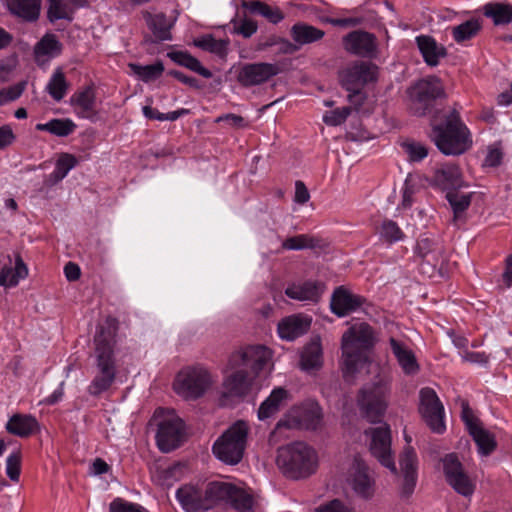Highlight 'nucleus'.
Listing matches in <instances>:
<instances>
[{
	"label": "nucleus",
	"mask_w": 512,
	"mask_h": 512,
	"mask_svg": "<svg viewBox=\"0 0 512 512\" xmlns=\"http://www.w3.org/2000/svg\"><path fill=\"white\" fill-rule=\"evenodd\" d=\"M272 352L264 345H250L234 352L228 362L231 372L223 380L221 402L228 398L238 400L247 396L258 374L269 366Z\"/></svg>",
	"instance_id": "nucleus-1"
},
{
	"label": "nucleus",
	"mask_w": 512,
	"mask_h": 512,
	"mask_svg": "<svg viewBox=\"0 0 512 512\" xmlns=\"http://www.w3.org/2000/svg\"><path fill=\"white\" fill-rule=\"evenodd\" d=\"M176 498L186 512H205L222 504L230 505L237 512H251L254 502L244 489L227 482H212L205 491L184 485L176 491Z\"/></svg>",
	"instance_id": "nucleus-2"
},
{
	"label": "nucleus",
	"mask_w": 512,
	"mask_h": 512,
	"mask_svg": "<svg viewBox=\"0 0 512 512\" xmlns=\"http://www.w3.org/2000/svg\"><path fill=\"white\" fill-rule=\"evenodd\" d=\"M97 373L87 387V392L97 397L110 389L116 379L117 365L114 353L115 340L109 331L101 330L94 339Z\"/></svg>",
	"instance_id": "nucleus-3"
},
{
	"label": "nucleus",
	"mask_w": 512,
	"mask_h": 512,
	"mask_svg": "<svg viewBox=\"0 0 512 512\" xmlns=\"http://www.w3.org/2000/svg\"><path fill=\"white\" fill-rule=\"evenodd\" d=\"M317 463L316 451L302 441L287 444L277 451L276 464L291 479H302L315 473Z\"/></svg>",
	"instance_id": "nucleus-4"
},
{
	"label": "nucleus",
	"mask_w": 512,
	"mask_h": 512,
	"mask_svg": "<svg viewBox=\"0 0 512 512\" xmlns=\"http://www.w3.org/2000/svg\"><path fill=\"white\" fill-rule=\"evenodd\" d=\"M433 131L436 146L446 155L462 154L471 146L469 130L455 109L446 116L445 122L436 125Z\"/></svg>",
	"instance_id": "nucleus-5"
},
{
	"label": "nucleus",
	"mask_w": 512,
	"mask_h": 512,
	"mask_svg": "<svg viewBox=\"0 0 512 512\" xmlns=\"http://www.w3.org/2000/svg\"><path fill=\"white\" fill-rule=\"evenodd\" d=\"M248 434V423L244 420L236 421L214 442L213 454L225 464H238L244 456Z\"/></svg>",
	"instance_id": "nucleus-6"
},
{
	"label": "nucleus",
	"mask_w": 512,
	"mask_h": 512,
	"mask_svg": "<svg viewBox=\"0 0 512 512\" xmlns=\"http://www.w3.org/2000/svg\"><path fill=\"white\" fill-rule=\"evenodd\" d=\"M408 95L411 113L425 116L432 112L437 99L445 97V90L439 78L430 76L411 86Z\"/></svg>",
	"instance_id": "nucleus-7"
},
{
	"label": "nucleus",
	"mask_w": 512,
	"mask_h": 512,
	"mask_svg": "<svg viewBox=\"0 0 512 512\" xmlns=\"http://www.w3.org/2000/svg\"><path fill=\"white\" fill-rule=\"evenodd\" d=\"M323 421V411L314 400H306L291 407L277 422L273 433L282 428L317 430Z\"/></svg>",
	"instance_id": "nucleus-8"
},
{
	"label": "nucleus",
	"mask_w": 512,
	"mask_h": 512,
	"mask_svg": "<svg viewBox=\"0 0 512 512\" xmlns=\"http://www.w3.org/2000/svg\"><path fill=\"white\" fill-rule=\"evenodd\" d=\"M212 383L213 378L206 368L193 366L184 368L177 374L173 387L181 397L197 399L207 391Z\"/></svg>",
	"instance_id": "nucleus-9"
},
{
	"label": "nucleus",
	"mask_w": 512,
	"mask_h": 512,
	"mask_svg": "<svg viewBox=\"0 0 512 512\" xmlns=\"http://www.w3.org/2000/svg\"><path fill=\"white\" fill-rule=\"evenodd\" d=\"M415 252L422 259L420 267L423 273L433 276L436 271L444 269L447 256L442 241L422 236L417 241Z\"/></svg>",
	"instance_id": "nucleus-10"
},
{
	"label": "nucleus",
	"mask_w": 512,
	"mask_h": 512,
	"mask_svg": "<svg viewBox=\"0 0 512 512\" xmlns=\"http://www.w3.org/2000/svg\"><path fill=\"white\" fill-rule=\"evenodd\" d=\"M387 386L377 382L370 386H365L358 396V406L362 415L370 422H379L386 410Z\"/></svg>",
	"instance_id": "nucleus-11"
},
{
	"label": "nucleus",
	"mask_w": 512,
	"mask_h": 512,
	"mask_svg": "<svg viewBox=\"0 0 512 512\" xmlns=\"http://www.w3.org/2000/svg\"><path fill=\"white\" fill-rule=\"evenodd\" d=\"M443 472L446 482L460 495L471 496L475 491V481L466 473L456 454H447L443 459Z\"/></svg>",
	"instance_id": "nucleus-12"
},
{
	"label": "nucleus",
	"mask_w": 512,
	"mask_h": 512,
	"mask_svg": "<svg viewBox=\"0 0 512 512\" xmlns=\"http://www.w3.org/2000/svg\"><path fill=\"white\" fill-rule=\"evenodd\" d=\"M419 412L430 427L438 434L445 431L444 407L434 389L424 387L419 391Z\"/></svg>",
	"instance_id": "nucleus-13"
},
{
	"label": "nucleus",
	"mask_w": 512,
	"mask_h": 512,
	"mask_svg": "<svg viewBox=\"0 0 512 512\" xmlns=\"http://www.w3.org/2000/svg\"><path fill=\"white\" fill-rule=\"evenodd\" d=\"M371 438L369 449L371 454L380 462L381 465L388 468L393 474L397 473L394 456L391 450V431L387 424L379 427L370 428L365 431Z\"/></svg>",
	"instance_id": "nucleus-14"
},
{
	"label": "nucleus",
	"mask_w": 512,
	"mask_h": 512,
	"mask_svg": "<svg viewBox=\"0 0 512 512\" xmlns=\"http://www.w3.org/2000/svg\"><path fill=\"white\" fill-rule=\"evenodd\" d=\"M347 482L358 497L364 500L373 498L376 490L375 477L361 458H354Z\"/></svg>",
	"instance_id": "nucleus-15"
},
{
	"label": "nucleus",
	"mask_w": 512,
	"mask_h": 512,
	"mask_svg": "<svg viewBox=\"0 0 512 512\" xmlns=\"http://www.w3.org/2000/svg\"><path fill=\"white\" fill-rule=\"evenodd\" d=\"M377 79V66L369 62H355L340 73V81L346 90L361 89Z\"/></svg>",
	"instance_id": "nucleus-16"
},
{
	"label": "nucleus",
	"mask_w": 512,
	"mask_h": 512,
	"mask_svg": "<svg viewBox=\"0 0 512 512\" xmlns=\"http://www.w3.org/2000/svg\"><path fill=\"white\" fill-rule=\"evenodd\" d=\"M274 63L258 62L242 65L237 74L238 82L244 87L261 85L279 73Z\"/></svg>",
	"instance_id": "nucleus-17"
},
{
	"label": "nucleus",
	"mask_w": 512,
	"mask_h": 512,
	"mask_svg": "<svg viewBox=\"0 0 512 512\" xmlns=\"http://www.w3.org/2000/svg\"><path fill=\"white\" fill-rule=\"evenodd\" d=\"M401 471V483L399 495L402 499H408L414 493L417 483V455L411 446L404 448L399 458Z\"/></svg>",
	"instance_id": "nucleus-18"
},
{
	"label": "nucleus",
	"mask_w": 512,
	"mask_h": 512,
	"mask_svg": "<svg viewBox=\"0 0 512 512\" xmlns=\"http://www.w3.org/2000/svg\"><path fill=\"white\" fill-rule=\"evenodd\" d=\"M184 425L180 418L171 416L163 419L158 424L156 441L162 452H170L176 449L183 436Z\"/></svg>",
	"instance_id": "nucleus-19"
},
{
	"label": "nucleus",
	"mask_w": 512,
	"mask_h": 512,
	"mask_svg": "<svg viewBox=\"0 0 512 512\" xmlns=\"http://www.w3.org/2000/svg\"><path fill=\"white\" fill-rule=\"evenodd\" d=\"M345 50L351 54L372 58L375 56L377 44L373 34L364 31H352L343 38Z\"/></svg>",
	"instance_id": "nucleus-20"
},
{
	"label": "nucleus",
	"mask_w": 512,
	"mask_h": 512,
	"mask_svg": "<svg viewBox=\"0 0 512 512\" xmlns=\"http://www.w3.org/2000/svg\"><path fill=\"white\" fill-rule=\"evenodd\" d=\"M364 301L362 296L353 294L345 287L339 286L331 296L330 308L338 317H344L360 308Z\"/></svg>",
	"instance_id": "nucleus-21"
},
{
	"label": "nucleus",
	"mask_w": 512,
	"mask_h": 512,
	"mask_svg": "<svg viewBox=\"0 0 512 512\" xmlns=\"http://www.w3.org/2000/svg\"><path fill=\"white\" fill-rule=\"evenodd\" d=\"M311 323L312 319L307 315L294 314L287 316L278 323V335L283 340L293 341L307 333Z\"/></svg>",
	"instance_id": "nucleus-22"
},
{
	"label": "nucleus",
	"mask_w": 512,
	"mask_h": 512,
	"mask_svg": "<svg viewBox=\"0 0 512 512\" xmlns=\"http://www.w3.org/2000/svg\"><path fill=\"white\" fill-rule=\"evenodd\" d=\"M325 289V285L319 281H305L293 283L285 289L289 298L297 301L318 302Z\"/></svg>",
	"instance_id": "nucleus-23"
},
{
	"label": "nucleus",
	"mask_w": 512,
	"mask_h": 512,
	"mask_svg": "<svg viewBox=\"0 0 512 512\" xmlns=\"http://www.w3.org/2000/svg\"><path fill=\"white\" fill-rule=\"evenodd\" d=\"M389 344L391 351L403 372L406 375L417 374L420 367L413 351L409 349L403 341L398 340L395 337L389 338Z\"/></svg>",
	"instance_id": "nucleus-24"
},
{
	"label": "nucleus",
	"mask_w": 512,
	"mask_h": 512,
	"mask_svg": "<svg viewBox=\"0 0 512 512\" xmlns=\"http://www.w3.org/2000/svg\"><path fill=\"white\" fill-rule=\"evenodd\" d=\"M431 183L442 190L449 191L461 187L462 176L459 167L448 163L441 165L435 170Z\"/></svg>",
	"instance_id": "nucleus-25"
},
{
	"label": "nucleus",
	"mask_w": 512,
	"mask_h": 512,
	"mask_svg": "<svg viewBox=\"0 0 512 512\" xmlns=\"http://www.w3.org/2000/svg\"><path fill=\"white\" fill-rule=\"evenodd\" d=\"M8 263H5L0 271V286L14 287L20 279L28 275V268L19 254L15 256V263L12 266V258L7 256Z\"/></svg>",
	"instance_id": "nucleus-26"
},
{
	"label": "nucleus",
	"mask_w": 512,
	"mask_h": 512,
	"mask_svg": "<svg viewBox=\"0 0 512 512\" xmlns=\"http://www.w3.org/2000/svg\"><path fill=\"white\" fill-rule=\"evenodd\" d=\"M416 43L425 63L431 67L437 66L440 59L444 58L447 54L446 48L439 45L431 36H417Z\"/></svg>",
	"instance_id": "nucleus-27"
},
{
	"label": "nucleus",
	"mask_w": 512,
	"mask_h": 512,
	"mask_svg": "<svg viewBox=\"0 0 512 512\" xmlns=\"http://www.w3.org/2000/svg\"><path fill=\"white\" fill-rule=\"evenodd\" d=\"M144 19L157 42L172 39L171 29L174 26V20H170L164 13L151 14L149 12L144 14Z\"/></svg>",
	"instance_id": "nucleus-28"
},
{
	"label": "nucleus",
	"mask_w": 512,
	"mask_h": 512,
	"mask_svg": "<svg viewBox=\"0 0 512 512\" xmlns=\"http://www.w3.org/2000/svg\"><path fill=\"white\" fill-rule=\"evenodd\" d=\"M342 341L365 350L373 345V329L366 323L350 327L342 336Z\"/></svg>",
	"instance_id": "nucleus-29"
},
{
	"label": "nucleus",
	"mask_w": 512,
	"mask_h": 512,
	"mask_svg": "<svg viewBox=\"0 0 512 512\" xmlns=\"http://www.w3.org/2000/svg\"><path fill=\"white\" fill-rule=\"evenodd\" d=\"M288 398V392L282 387L272 390L270 395L261 403L257 416L261 421H265L275 416Z\"/></svg>",
	"instance_id": "nucleus-30"
},
{
	"label": "nucleus",
	"mask_w": 512,
	"mask_h": 512,
	"mask_svg": "<svg viewBox=\"0 0 512 512\" xmlns=\"http://www.w3.org/2000/svg\"><path fill=\"white\" fill-rule=\"evenodd\" d=\"M9 11L26 20L35 21L40 15L41 0H6Z\"/></svg>",
	"instance_id": "nucleus-31"
},
{
	"label": "nucleus",
	"mask_w": 512,
	"mask_h": 512,
	"mask_svg": "<svg viewBox=\"0 0 512 512\" xmlns=\"http://www.w3.org/2000/svg\"><path fill=\"white\" fill-rule=\"evenodd\" d=\"M6 429L10 434L19 437H28L38 429V422L31 415L16 414L13 415L6 424Z\"/></svg>",
	"instance_id": "nucleus-32"
},
{
	"label": "nucleus",
	"mask_w": 512,
	"mask_h": 512,
	"mask_svg": "<svg viewBox=\"0 0 512 512\" xmlns=\"http://www.w3.org/2000/svg\"><path fill=\"white\" fill-rule=\"evenodd\" d=\"M342 357L344 375L355 373L358 368L366 361L364 350L354 347L342 341Z\"/></svg>",
	"instance_id": "nucleus-33"
},
{
	"label": "nucleus",
	"mask_w": 512,
	"mask_h": 512,
	"mask_svg": "<svg viewBox=\"0 0 512 512\" xmlns=\"http://www.w3.org/2000/svg\"><path fill=\"white\" fill-rule=\"evenodd\" d=\"M290 34L300 48L303 45L322 39L324 31L305 23H296L291 27Z\"/></svg>",
	"instance_id": "nucleus-34"
},
{
	"label": "nucleus",
	"mask_w": 512,
	"mask_h": 512,
	"mask_svg": "<svg viewBox=\"0 0 512 512\" xmlns=\"http://www.w3.org/2000/svg\"><path fill=\"white\" fill-rule=\"evenodd\" d=\"M483 13L495 25H505L512 21V5L508 2H489L484 5Z\"/></svg>",
	"instance_id": "nucleus-35"
},
{
	"label": "nucleus",
	"mask_w": 512,
	"mask_h": 512,
	"mask_svg": "<svg viewBox=\"0 0 512 512\" xmlns=\"http://www.w3.org/2000/svg\"><path fill=\"white\" fill-rule=\"evenodd\" d=\"M241 6L253 14H259L265 17L269 22L273 24H277L284 19V14L279 8H273L268 4L258 0H243Z\"/></svg>",
	"instance_id": "nucleus-36"
},
{
	"label": "nucleus",
	"mask_w": 512,
	"mask_h": 512,
	"mask_svg": "<svg viewBox=\"0 0 512 512\" xmlns=\"http://www.w3.org/2000/svg\"><path fill=\"white\" fill-rule=\"evenodd\" d=\"M36 130L46 131L57 137H67L74 132L76 124L69 118H54L47 123L36 124Z\"/></svg>",
	"instance_id": "nucleus-37"
},
{
	"label": "nucleus",
	"mask_w": 512,
	"mask_h": 512,
	"mask_svg": "<svg viewBox=\"0 0 512 512\" xmlns=\"http://www.w3.org/2000/svg\"><path fill=\"white\" fill-rule=\"evenodd\" d=\"M68 89L69 83L63 70L61 68L55 69L46 85V91L53 100L60 102L66 96Z\"/></svg>",
	"instance_id": "nucleus-38"
},
{
	"label": "nucleus",
	"mask_w": 512,
	"mask_h": 512,
	"mask_svg": "<svg viewBox=\"0 0 512 512\" xmlns=\"http://www.w3.org/2000/svg\"><path fill=\"white\" fill-rule=\"evenodd\" d=\"M168 57L171 58L175 63L184 66L199 75L203 76L204 78H210L212 76V73L207 68L203 67L200 61L190 55L187 52L182 51H176V52H169Z\"/></svg>",
	"instance_id": "nucleus-39"
},
{
	"label": "nucleus",
	"mask_w": 512,
	"mask_h": 512,
	"mask_svg": "<svg viewBox=\"0 0 512 512\" xmlns=\"http://www.w3.org/2000/svg\"><path fill=\"white\" fill-rule=\"evenodd\" d=\"M470 435L476 443L480 455L489 456L496 450L497 441L494 434L486 430L483 426L473 431Z\"/></svg>",
	"instance_id": "nucleus-40"
},
{
	"label": "nucleus",
	"mask_w": 512,
	"mask_h": 512,
	"mask_svg": "<svg viewBox=\"0 0 512 512\" xmlns=\"http://www.w3.org/2000/svg\"><path fill=\"white\" fill-rule=\"evenodd\" d=\"M301 368L309 371L317 369L322 364V348L319 342L308 344L301 354Z\"/></svg>",
	"instance_id": "nucleus-41"
},
{
	"label": "nucleus",
	"mask_w": 512,
	"mask_h": 512,
	"mask_svg": "<svg viewBox=\"0 0 512 512\" xmlns=\"http://www.w3.org/2000/svg\"><path fill=\"white\" fill-rule=\"evenodd\" d=\"M446 199L451 205L454 213L453 223L458 225V222L462 220L463 213L470 206L471 196L469 194L459 193L454 189L446 193Z\"/></svg>",
	"instance_id": "nucleus-42"
},
{
	"label": "nucleus",
	"mask_w": 512,
	"mask_h": 512,
	"mask_svg": "<svg viewBox=\"0 0 512 512\" xmlns=\"http://www.w3.org/2000/svg\"><path fill=\"white\" fill-rule=\"evenodd\" d=\"M77 163L78 161L74 155L62 153L56 161L54 171L49 175L50 182L55 184L64 179Z\"/></svg>",
	"instance_id": "nucleus-43"
},
{
	"label": "nucleus",
	"mask_w": 512,
	"mask_h": 512,
	"mask_svg": "<svg viewBox=\"0 0 512 512\" xmlns=\"http://www.w3.org/2000/svg\"><path fill=\"white\" fill-rule=\"evenodd\" d=\"M194 45L204 51L214 53L218 56H225L228 50V39H215L212 35H204L194 40Z\"/></svg>",
	"instance_id": "nucleus-44"
},
{
	"label": "nucleus",
	"mask_w": 512,
	"mask_h": 512,
	"mask_svg": "<svg viewBox=\"0 0 512 512\" xmlns=\"http://www.w3.org/2000/svg\"><path fill=\"white\" fill-rule=\"evenodd\" d=\"M320 246V239L309 234L289 237L282 242V248L284 250L314 249Z\"/></svg>",
	"instance_id": "nucleus-45"
},
{
	"label": "nucleus",
	"mask_w": 512,
	"mask_h": 512,
	"mask_svg": "<svg viewBox=\"0 0 512 512\" xmlns=\"http://www.w3.org/2000/svg\"><path fill=\"white\" fill-rule=\"evenodd\" d=\"M481 29V23L478 19H470L458 26L452 28V36L453 39L457 43H462L464 41L470 40L473 38Z\"/></svg>",
	"instance_id": "nucleus-46"
},
{
	"label": "nucleus",
	"mask_w": 512,
	"mask_h": 512,
	"mask_svg": "<svg viewBox=\"0 0 512 512\" xmlns=\"http://www.w3.org/2000/svg\"><path fill=\"white\" fill-rule=\"evenodd\" d=\"M70 102L73 106L78 107L82 113L88 114L94 110L95 92L92 87H86L74 93Z\"/></svg>",
	"instance_id": "nucleus-47"
},
{
	"label": "nucleus",
	"mask_w": 512,
	"mask_h": 512,
	"mask_svg": "<svg viewBox=\"0 0 512 512\" xmlns=\"http://www.w3.org/2000/svg\"><path fill=\"white\" fill-rule=\"evenodd\" d=\"M129 67L131 68L133 73L144 82H149L151 80L157 79L161 76V74L164 71V66L161 61H157L154 64L145 66L131 63L129 64Z\"/></svg>",
	"instance_id": "nucleus-48"
},
{
	"label": "nucleus",
	"mask_w": 512,
	"mask_h": 512,
	"mask_svg": "<svg viewBox=\"0 0 512 512\" xmlns=\"http://www.w3.org/2000/svg\"><path fill=\"white\" fill-rule=\"evenodd\" d=\"M62 44L55 35H45L36 45L35 54L37 56H56L60 54Z\"/></svg>",
	"instance_id": "nucleus-49"
},
{
	"label": "nucleus",
	"mask_w": 512,
	"mask_h": 512,
	"mask_svg": "<svg viewBox=\"0 0 512 512\" xmlns=\"http://www.w3.org/2000/svg\"><path fill=\"white\" fill-rule=\"evenodd\" d=\"M47 16L51 22L60 19L72 20L68 5L63 0H49Z\"/></svg>",
	"instance_id": "nucleus-50"
},
{
	"label": "nucleus",
	"mask_w": 512,
	"mask_h": 512,
	"mask_svg": "<svg viewBox=\"0 0 512 512\" xmlns=\"http://www.w3.org/2000/svg\"><path fill=\"white\" fill-rule=\"evenodd\" d=\"M380 235L385 241L389 243L401 241L404 238V233L399 228L397 223L392 220L383 221Z\"/></svg>",
	"instance_id": "nucleus-51"
},
{
	"label": "nucleus",
	"mask_w": 512,
	"mask_h": 512,
	"mask_svg": "<svg viewBox=\"0 0 512 512\" xmlns=\"http://www.w3.org/2000/svg\"><path fill=\"white\" fill-rule=\"evenodd\" d=\"M402 148L404 152L407 154L409 161L411 162H419L428 155V149L426 148V146L419 142H404L402 143Z\"/></svg>",
	"instance_id": "nucleus-52"
},
{
	"label": "nucleus",
	"mask_w": 512,
	"mask_h": 512,
	"mask_svg": "<svg viewBox=\"0 0 512 512\" xmlns=\"http://www.w3.org/2000/svg\"><path fill=\"white\" fill-rule=\"evenodd\" d=\"M350 114L351 108L348 106L336 108L326 112L323 115V121L329 126H338L344 123Z\"/></svg>",
	"instance_id": "nucleus-53"
},
{
	"label": "nucleus",
	"mask_w": 512,
	"mask_h": 512,
	"mask_svg": "<svg viewBox=\"0 0 512 512\" xmlns=\"http://www.w3.org/2000/svg\"><path fill=\"white\" fill-rule=\"evenodd\" d=\"M233 33L243 36L244 38H250L257 32L258 25L253 19L244 17L240 21H233Z\"/></svg>",
	"instance_id": "nucleus-54"
},
{
	"label": "nucleus",
	"mask_w": 512,
	"mask_h": 512,
	"mask_svg": "<svg viewBox=\"0 0 512 512\" xmlns=\"http://www.w3.org/2000/svg\"><path fill=\"white\" fill-rule=\"evenodd\" d=\"M21 470L20 451L12 452L6 459V474L12 481H19Z\"/></svg>",
	"instance_id": "nucleus-55"
},
{
	"label": "nucleus",
	"mask_w": 512,
	"mask_h": 512,
	"mask_svg": "<svg viewBox=\"0 0 512 512\" xmlns=\"http://www.w3.org/2000/svg\"><path fill=\"white\" fill-rule=\"evenodd\" d=\"M26 82H19L8 88L0 90V106L18 99L24 92Z\"/></svg>",
	"instance_id": "nucleus-56"
},
{
	"label": "nucleus",
	"mask_w": 512,
	"mask_h": 512,
	"mask_svg": "<svg viewBox=\"0 0 512 512\" xmlns=\"http://www.w3.org/2000/svg\"><path fill=\"white\" fill-rule=\"evenodd\" d=\"M110 512H144L145 509L136 503L128 502L122 498H115L109 505Z\"/></svg>",
	"instance_id": "nucleus-57"
},
{
	"label": "nucleus",
	"mask_w": 512,
	"mask_h": 512,
	"mask_svg": "<svg viewBox=\"0 0 512 512\" xmlns=\"http://www.w3.org/2000/svg\"><path fill=\"white\" fill-rule=\"evenodd\" d=\"M461 419L464 422L469 434L482 426L480 420L474 415L467 404L462 407Z\"/></svg>",
	"instance_id": "nucleus-58"
},
{
	"label": "nucleus",
	"mask_w": 512,
	"mask_h": 512,
	"mask_svg": "<svg viewBox=\"0 0 512 512\" xmlns=\"http://www.w3.org/2000/svg\"><path fill=\"white\" fill-rule=\"evenodd\" d=\"M315 512H354V510L347 506L339 499H333L327 503L318 506Z\"/></svg>",
	"instance_id": "nucleus-59"
},
{
	"label": "nucleus",
	"mask_w": 512,
	"mask_h": 512,
	"mask_svg": "<svg viewBox=\"0 0 512 512\" xmlns=\"http://www.w3.org/2000/svg\"><path fill=\"white\" fill-rule=\"evenodd\" d=\"M503 159V151L498 145L489 146L484 165L489 167H497Z\"/></svg>",
	"instance_id": "nucleus-60"
},
{
	"label": "nucleus",
	"mask_w": 512,
	"mask_h": 512,
	"mask_svg": "<svg viewBox=\"0 0 512 512\" xmlns=\"http://www.w3.org/2000/svg\"><path fill=\"white\" fill-rule=\"evenodd\" d=\"M16 136L9 125L0 127V150H3L14 143Z\"/></svg>",
	"instance_id": "nucleus-61"
},
{
	"label": "nucleus",
	"mask_w": 512,
	"mask_h": 512,
	"mask_svg": "<svg viewBox=\"0 0 512 512\" xmlns=\"http://www.w3.org/2000/svg\"><path fill=\"white\" fill-rule=\"evenodd\" d=\"M17 60L15 57H9L5 60H2L0 63V80L6 81L8 79L9 74L16 67Z\"/></svg>",
	"instance_id": "nucleus-62"
},
{
	"label": "nucleus",
	"mask_w": 512,
	"mask_h": 512,
	"mask_svg": "<svg viewBox=\"0 0 512 512\" xmlns=\"http://www.w3.org/2000/svg\"><path fill=\"white\" fill-rule=\"evenodd\" d=\"M279 41H281V37L275 34H271L266 37H260L256 45V50L265 51L272 46L279 45Z\"/></svg>",
	"instance_id": "nucleus-63"
},
{
	"label": "nucleus",
	"mask_w": 512,
	"mask_h": 512,
	"mask_svg": "<svg viewBox=\"0 0 512 512\" xmlns=\"http://www.w3.org/2000/svg\"><path fill=\"white\" fill-rule=\"evenodd\" d=\"M216 122H227L230 126L235 128H242L246 125L242 116L232 113L219 116Z\"/></svg>",
	"instance_id": "nucleus-64"
}]
</instances>
